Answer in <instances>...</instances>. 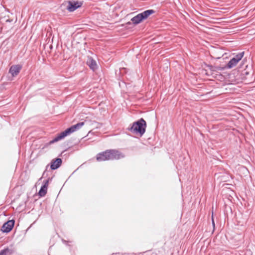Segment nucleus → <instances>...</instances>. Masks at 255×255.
<instances>
[{
  "instance_id": "f257e3e1",
  "label": "nucleus",
  "mask_w": 255,
  "mask_h": 255,
  "mask_svg": "<svg viewBox=\"0 0 255 255\" xmlns=\"http://www.w3.org/2000/svg\"><path fill=\"white\" fill-rule=\"evenodd\" d=\"M155 12V11L154 9H146L133 16L131 18L130 21L122 24L121 26L126 29H132L134 26L146 20L151 15Z\"/></svg>"
},
{
  "instance_id": "f03ea898",
  "label": "nucleus",
  "mask_w": 255,
  "mask_h": 255,
  "mask_svg": "<svg viewBox=\"0 0 255 255\" xmlns=\"http://www.w3.org/2000/svg\"><path fill=\"white\" fill-rule=\"evenodd\" d=\"M84 125V122H79L67 128L64 131L58 133L52 140L45 143L42 149L48 148V146L64 138L67 136L80 129Z\"/></svg>"
},
{
  "instance_id": "7ed1b4c3",
  "label": "nucleus",
  "mask_w": 255,
  "mask_h": 255,
  "mask_svg": "<svg viewBox=\"0 0 255 255\" xmlns=\"http://www.w3.org/2000/svg\"><path fill=\"white\" fill-rule=\"evenodd\" d=\"M125 155L117 149H107L97 154L96 159L98 162L108 160H119L123 158Z\"/></svg>"
},
{
  "instance_id": "20e7f679",
  "label": "nucleus",
  "mask_w": 255,
  "mask_h": 255,
  "mask_svg": "<svg viewBox=\"0 0 255 255\" xmlns=\"http://www.w3.org/2000/svg\"><path fill=\"white\" fill-rule=\"evenodd\" d=\"M146 127V121L141 118L130 124L128 129L133 133L142 136L145 132Z\"/></svg>"
},
{
  "instance_id": "39448f33",
  "label": "nucleus",
  "mask_w": 255,
  "mask_h": 255,
  "mask_svg": "<svg viewBox=\"0 0 255 255\" xmlns=\"http://www.w3.org/2000/svg\"><path fill=\"white\" fill-rule=\"evenodd\" d=\"M253 75L254 71L252 66L246 65L245 68L241 71L239 75V78L243 81L250 83L255 81Z\"/></svg>"
},
{
  "instance_id": "423d86ee",
  "label": "nucleus",
  "mask_w": 255,
  "mask_h": 255,
  "mask_svg": "<svg viewBox=\"0 0 255 255\" xmlns=\"http://www.w3.org/2000/svg\"><path fill=\"white\" fill-rule=\"evenodd\" d=\"M83 3L84 1L81 0H68L64 1L62 4V6H66V8L69 12H73L80 8Z\"/></svg>"
},
{
  "instance_id": "0eeeda50",
  "label": "nucleus",
  "mask_w": 255,
  "mask_h": 255,
  "mask_svg": "<svg viewBox=\"0 0 255 255\" xmlns=\"http://www.w3.org/2000/svg\"><path fill=\"white\" fill-rule=\"evenodd\" d=\"M245 55V52L243 51L238 53L236 55L234 56L226 64L225 66L227 69H232L238 64V63L241 60Z\"/></svg>"
},
{
  "instance_id": "6e6552de",
  "label": "nucleus",
  "mask_w": 255,
  "mask_h": 255,
  "mask_svg": "<svg viewBox=\"0 0 255 255\" xmlns=\"http://www.w3.org/2000/svg\"><path fill=\"white\" fill-rule=\"evenodd\" d=\"M22 68V65L19 64L11 65L8 70V73L11 74V76L8 77L7 80L9 81L13 80V78L19 74Z\"/></svg>"
},
{
  "instance_id": "1a4fd4ad",
  "label": "nucleus",
  "mask_w": 255,
  "mask_h": 255,
  "mask_svg": "<svg viewBox=\"0 0 255 255\" xmlns=\"http://www.w3.org/2000/svg\"><path fill=\"white\" fill-rule=\"evenodd\" d=\"M14 225V219H12L11 220H8L2 225L0 231L3 233L7 234L13 229Z\"/></svg>"
},
{
  "instance_id": "9d476101",
  "label": "nucleus",
  "mask_w": 255,
  "mask_h": 255,
  "mask_svg": "<svg viewBox=\"0 0 255 255\" xmlns=\"http://www.w3.org/2000/svg\"><path fill=\"white\" fill-rule=\"evenodd\" d=\"M62 164V159L59 157H56L52 159L48 164L51 170H55L59 168Z\"/></svg>"
},
{
  "instance_id": "9b49d317",
  "label": "nucleus",
  "mask_w": 255,
  "mask_h": 255,
  "mask_svg": "<svg viewBox=\"0 0 255 255\" xmlns=\"http://www.w3.org/2000/svg\"><path fill=\"white\" fill-rule=\"evenodd\" d=\"M87 64L93 71L98 69V65L96 61L91 56H88Z\"/></svg>"
},
{
  "instance_id": "f8f14e48",
  "label": "nucleus",
  "mask_w": 255,
  "mask_h": 255,
  "mask_svg": "<svg viewBox=\"0 0 255 255\" xmlns=\"http://www.w3.org/2000/svg\"><path fill=\"white\" fill-rule=\"evenodd\" d=\"M48 186L47 184L42 183V185L38 191L39 197H42L45 196L47 192Z\"/></svg>"
},
{
  "instance_id": "ddd939ff",
  "label": "nucleus",
  "mask_w": 255,
  "mask_h": 255,
  "mask_svg": "<svg viewBox=\"0 0 255 255\" xmlns=\"http://www.w3.org/2000/svg\"><path fill=\"white\" fill-rule=\"evenodd\" d=\"M5 251L6 255H12L16 253V249L14 247L13 245H10L9 246L4 248Z\"/></svg>"
},
{
  "instance_id": "4468645a",
  "label": "nucleus",
  "mask_w": 255,
  "mask_h": 255,
  "mask_svg": "<svg viewBox=\"0 0 255 255\" xmlns=\"http://www.w3.org/2000/svg\"><path fill=\"white\" fill-rule=\"evenodd\" d=\"M62 241L63 244H64L66 246H67L69 248V250L70 253L74 252V245L73 244L72 241H66L63 239L62 240Z\"/></svg>"
},
{
  "instance_id": "2eb2a0df",
  "label": "nucleus",
  "mask_w": 255,
  "mask_h": 255,
  "mask_svg": "<svg viewBox=\"0 0 255 255\" xmlns=\"http://www.w3.org/2000/svg\"><path fill=\"white\" fill-rule=\"evenodd\" d=\"M225 69H227L225 66V65L223 66H214L213 72H219L224 71Z\"/></svg>"
},
{
  "instance_id": "dca6fc26",
  "label": "nucleus",
  "mask_w": 255,
  "mask_h": 255,
  "mask_svg": "<svg viewBox=\"0 0 255 255\" xmlns=\"http://www.w3.org/2000/svg\"><path fill=\"white\" fill-rule=\"evenodd\" d=\"M53 179V177H48L47 179L44 180L43 182V183L46 184L48 186L49 182L51 181Z\"/></svg>"
},
{
  "instance_id": "f3484780",
  "label": "nucleus",
  "mask_w": 255,
  "mask_h": 255,
  "mask_svg": "<svg viewBox=\"0 0 255 255\" xmlns=\"http://www.w3.org/2000/svg\"><path fill=\"white\" fill-rule=\"evenodd\" d=\"M48 167H49V165H47L46 166L45 170H44V171L43 172V173L42 174V177L45 178L48 176V174L46 173V172L47 171Z\"/></svg>"
},
{
  "instance_id": "a211bd4d",
  "label": "nucleus",
  "mask_w": 255,
  "mask_h": 255,
  "mask_svg": "<svg viewBox=\"0 0 255 255\" xmlns=\"http://www.w3.org/2000/svg\"><path fill=\"white\" fill-rule=\"evenodd\" d=\"M212 224L213 228L212 232H213L215 229V221H214V217H213V213H212Z\"/></svg>"
},
{
  "instance_id": "6ab92c4d",
  "label": "nucleus",
  "mask_w": 255,
  "mask_h": 255,
  "mask_svg": "<svg viewBox=\"0 0 255 255\" xmlns=\"http://www.w3.org/2000/svg\"><path fill=\"white\" fill-rule=\"evenodd\" d=\"M119 253L120 255H134V253Z\"/></svg>"
},
{
  "instance_id": "aec40b11",
  "label": "nucleus",
  "mask_w": 255,
  "mask_h": 255,
  "mask_svg": "<svg viewBox=\"0 0 255 255\" xmlns=\"http://www.w3.org/2000/svg\"><path fill=\"white\" fill-rule=\"evenodd\" d=\"M0 255H6L5 251L4 249L0 251Z\"/></svg>"
},
{
  "instance_id": "412c9836",
  "label": "nucleus",
  "mask_w": 255,
  "mask_h": 255,
  "mask_svg": "<svg viewBox=\"0 0 255 255\" xmlns=\"http://www.w3.org/2000/svg\"><path fill=\"white\" fill-rule=\"evenodd\" d=\"M213 67H214L213 65L209 64V65L208 66V67L207 68H208L211 72H213Z\"/></svg>"
},
{
  "instance_id": "4be33fe9",
  "label": "nucleus",
  "mask_w": 255,
  "mask_h": 255,
  "mask_svg": "<svg viewBox=\"0 0 255 255\" xmlns=\"http://www.w3.org/2000/svg\"><path fill=\"white\" fill-rule=\"evenodd\" d=\"M209 65V64H207V63L206 62H204L203 64V65L202 66H205L206 67H208V66Z\"/></svg>"
},
{
  "instance_id": "5701e85b",
  "label": "nucleus",
  "mask_w": 255,
  "mask_h": 255,
  "mask_svg": "<svg viewBox=\"0 0 255 255\" xmlns=\"http://www.w3.org/2000/svg\"><path fill=\"white\" fill-rule=\"evenodd\" d=\"M67 149H68V148H67V149H66L64 150H63V151H62V152L59 154V156H62V154H63V153L66 151H67Z\"/></svg>"
},
{
  "instance_id": "b1692460",
  "label": "nucleus",
  "mask_w": 255,
  "mask_h": 255,
  "mask_svg": "<svg viewBox=\"0 0 255 255\" xmlns=\"http://www.w3.org/2000/svg\"><path fill=\"white\" fill-rule=\"evenodd\" d=\"M111 255H120L119 253H112Z\"/></svg>"
},
{
  "instance_id": "393cba45",
  "label": "nucleus",
  "mask_w": 255,
  "mask_h": 255,
  "mask_svg": "<svg viewBox=\"0 0 255 255\" xmlns=\"http://www.w3.org/2000/svg\"><path fill=\"white\" fill-rule=\"evenodd\" d=\"M243 65H244V63H243V61H242V63H241L240 65V68L242 67Z\"/></svg>"
},
{
  "instance_id": "a878e982",
  "label": "nucleus",
  "mask_w": 255,
  "mask_h": 255,
  "mask_svg": "<svg viewBox=\"0 0 255 255\" xmlns=\"http://www.w3.org/2000/svg\"><path fill=\"white\" fill-rule=\"evenodd\" d=\"M142 255H143V254H142Z\"/></svg>"
}]
</instances>
